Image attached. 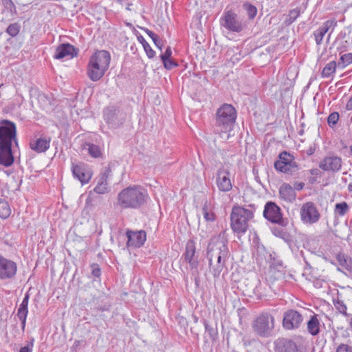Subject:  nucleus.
I'll list each match as a JSON object with an SVG mask.
<instances>
[{
	"mask_svg": "<svg viewBox=\"0 0 352 352\" xmlns=\"http://www.w3.org/2000/svg\"><path fill=\"white\" fill-rule=\"evenodd\" d=\"M305 184L302 182L300 183H296L295 184V188L298 190H302L304 187Z\"/></svg>",
	"mask_w": 352,
	"mask_h": 352,
	"instance_id": "49",
	"label": "nucleus"
},
{
	"mask_svg": "<svg viewBox=\"0 0 352 352\" xmlns=\"http://www.w3.org/2000/svg\"><path fill=\"white\" fill-rule=\"evenodd\" d=\"M261 285L259 284L258 286L256 287L255 288V293L258 295H259L260 296H264L265 294H263V292H261Z\"/></svg>",
	"mask_w": 352,
	"mask_h": 352,
	"instance_id": "48",
	"label": "nucleus"
},
{
	"mask_svg": "<svg viewBox=\"0 0 352 352\" xmlns=\"http://www.w3.org/2000/svg\"><path fill=\"white\" fill-rule=\"evenodd\" d=\"M300 217L304 224L310 226L319 221L320 214L314 203L307 201L304 203L300 208Z\"/></svg>",
	"mask_w": 352,
	"mask_h": 352,
	"instance_id": "6",
	"label": "nucleus"
},
{
	"mask_svg": "<svg viewBox=\"0 0 352 352\" xmlns=\"http://www.w3.org/2000/svg\"><path fill=\"white\" fill-rule=\"evenodd\" d=\"M138 40L142 43L147 56L149 58H153L155 55V52L151 48L150 45L146 41V40L144 38V37L142 36H141L138 37Z\"/></svg>",
	"mask_w": 352,
	"mask_h": 352,
	"instance_id": "31",
	"label": "nucleus"
},
{
	"mask_svg": "<svg viewBox=\"0 0 352 352\" xmlns=\"http://www.w3.org/2000/svg\"><path fill=\"white\" fill-rule=\"evenodd\" d=\"M274 328V318L267 313L261 314L254 324V330L262 336H269Z\"/></svg>",
	"mask_w": 352,
	"mask_h": 352,
	"instance_id": "7",
	"label": "nucleus"
},
{
	"mask_svg": "<svg viewBox=\"0 0 352 352\" xmlns=\"http://www.w3.org/2000/svg\"><path fill=\"white\" fill-rule=\"evenodd\" d=\"M348 210V204L344 201L338 203L335 206V213L339 214L341 217L344 216L347 212Z\"/></svg>",
	"mask_w": 352,
	"mask_h": 352,
	"instance_id": "33",
	"label": "nucleus"
},
{
	"mask_svg": "<svg viewBox=\"0 0 352 352\" xmlns=\"http://www.w3.org/2000/svg\"><path fill=\"white\" fill-rule=\"evenodd\" d=\"M342 166V160L337 156H327L319 164V167L324 171L336 172Z\"/></svg>",
	"mask_w": 352,
	"mask_h": 352,
	"instance_id": "17",
	"label": "nucleus"
},
{
	"mask_svg": "<svg viewBox=\"0 0 352 352\" xmlns=\"http://www.w3.org/2000/svg\"><path fill=\"white\" fill-rule=\"evenodd\" d=\"M172 55V50L170 47H168L164 54L160 55L161 60L170 58Z\"/></svg>",
	"mask_w": 352,
	"mask_h": 352,
	"instance_id": "46",
	"label": "nucleus"
},
{
	"mask_svg": "<svg viewBox=\"0 0 352 352\" xmlns=\"http://www.w3.org/2000/svg\"><path fill=\"white\" fill-rule=\"evenodd\" d=\"M334 306L336 309L341 314L346 315V306L344 304V302L340 300H334L333 302Z\"/></svg>",
	"mask_w": 352,
	"mask_h": 352,
	"instance_id": "41",
	"label": "nucleus"
},
{
	"mask_svg": "<svg viewBox=\"0 0 352 352\" xmlns=\"http://www.w3.org/2000/svg\"><path fill=\"white\" fill-rule=\"evenodd\" d=\"M337 63L335 60L330 61L323 68L321 72V76L324 78H328L336 73Z\"/></svg>",
	"mask_w": 352,
	"mask_h": 352,
	"instance_id": "27",
	"label": "nucleus"
},
{
	"mask_svg": "<svg viewBox=\"0 0 352 352\" xmlns=\"http://www.w3.org/2000/svg\"><path fill=\"white\" fill-rule=\"evenodd\" d=\"M11 208L8 201L0 200V217L7 219L11 214Z\"/></svg>",
	"mask_w": 352,
	"mask_h": 352,
	"instance_id": "29",
	"label": "nucleus"
},
{
	"mask_svg": "<svg viewBox=\"0 0 352 352\" xmlns=\"http://www.w3.org/2000/svg\"><path fill=\"white\" fill-rule=\"evenodd\" d=\"M21 29V25L17 23L10 24L6 30V32L12 37L16 36Z\"/></svg>",
	"mask_w": 352,
	"mask_h": 352,
	"instance_id": "35",
	"label": "nucleus"
},
{
	"mask_svg": "<svg viewBox=\"0 0 352 352\" xmlns=\"http://www.w3.org/2000/svg\"><path fill=\"white\" fill-rule=\"evenodd\" d=\"M2 3L6 10L10 12L11 15L16 14V8L12 0H2Z\"/></svg>",
	"mask_w": 352,
	"mask_h": 352,
	"instance_id": "34",
	"label": "nucleus"
},
{
	"mask_svg": "<svg viewBox=\"0 0 352 352\" xmlns=\"http://www.w3.org/2000/svg\"><path fill=\"white\" fill-rule=\"evenodd\" d=\"M231 174L228 167L219 168L216 174V185L219 191L227 192L232 190Z\"/></svg>",
	"mask_w": 352,
	"mask_h": 352,
	"instance_id": "12",
	"label": "nucleus"
},
{
	"mask_svg": "<svg viewBox=\"0 0 352 352\" xmlns=\"http://www.w3.org/2000/svg\"><path fill=\"white\" fill-rule=\"evenodd\" d=\"M16 263L0 254V280H12L16 276Z\"/></svg>",
	"mask_w": 352,
	"mask_h": 352,
	"instance_id": "10",
	"label": "nucleus"
},
{
	"mask_svg": "<svg viewBox=\"0 0 352 352\" xmlns=\"http://www.w3.org/2000/svg\"><path fill=\"white\" fill-rule=\"evenodd\" d=\"M339 118H340V116L338 112L331 113L327 118L328 124L331 127L334 126L338 123V122L339 120Z\"/></svg>",
	"mask_w": 352,
	"mask_h": 352,
	"instance_id": "38",
	"label": "nucleus"
},
{
	"mask_svg": "<svg viewBox=\"0 0 352 352\" xmlns=\"http://www.w3.org/2000/svg\"><path fill=\"white\" fill-rule=\"evenodd\" d=\"M127 10H131L130 9V5H129V6L126 8Z\"/></svg>",
	"mask_w": 352,
	"mask_h": 352,
	"instance_id": "54",
	"label": "nucleus"
},
{
	"mask_svg": "<svg viewBox=\"0 0 352 352\" xmlns=\"http://www.w3.org/2000/svg\"><path fill=\"white\" fill-rule=\"evenodd\" d=\"M351 120L352 121V116H351Z\"/></svg>",
	"mask_w": 352,
	"mask_h": 352,
	"instance_id": "56",
	"label": "nucleus"
},
{
	"mask_svg": "<svg viewBox=\"0 0 352 352\" xmlns=\"http://www.w3.org/2000/svg\"><path fill=\"white\" fill-rule=\"evenodd\" d=\"M201 211L206 221L213 222L215 221L216 215L212 208L208 205L207 201L203 206Z\"/></svg>",
	"mask_w": 352,
	"mask_h": 352,
	"instance_id": "28",
	"label": "nucleus"
},
{
	"mask_svg": "<svg viewBox=\"0 0 352 352\" xmlns=\"http://www.w3.org/2000/svg\"><path fill=\"white\" fill-rule=\"evenodd\" d=\"M299 14L300 9L298 8L290 10L287 16V21L289 22V23H293L297 19Z\"/></svg>",
	"mask_w": 352,
	"mask_h": 352,
	"instance_id": "42",
	"label": "nucleus"
},
{
	"mask_svg": "<svg viewBox=\"0 0 352 352\" xmlns=\"http://www.w3.org/2000/svg\"><path fill=\"white\" fill-rule=\"evenodd\" d=\"M162 61L164 64V67L166 69H172L173 68L176 67L178 65L177 63L171 58L162 60Z\"/></svg>",
	"mask_w": 352,
	"mask_h": 352,
	"instance_id": "43",
	"label": "nucleus"
},
{
	"mask_svg": "<svg viewBox=\"0 0 352 352\" xmlns=\"http://www.w3.org/2000/svg\"><path fill=\"white\" fill-rule=\"evenodd\" d=\"M256 208L254 205L246 206H234L230 214V226L238 235L246 232L249 222L254 218Z\"/></svg>",
	"mask_w": 352,
	"mask_h": 352,
	"instance_id": "3",
	"label": "nucleus"
},
{
	"mask_svg": "<svg viewBox=\"0 0 352 352\" xmlns=\"http://www.w3.org/2000/svg\"><path fill=\"white\" fill-rule=\"evenodd\" d=\"M16 125L10 121L3 120L0 126V146H12L16 140Z\"/></svg>",
	"mask_w": 352,
	"mask_h": 352,
	"instance_id": "9",
	"label": "nucleus"
},
{
	"mask_svg": "<svg viewBox=\"0 0 352 352\" xmlns=\"http://www.w3.org/2000/svg\"><path fill=\"white\" fill-rule=\"evenodd\" d=\"M220 21L221 26L232 32L239 33L245 28L243 21L239 20L237 14L232 10L226 11Z\"/></svg>",
	"mask_w": 352,
	"mask_h": 352,
	"instance_id": "8",
	"label": "nucleus"
},
{
	"mask_svg": "<svg viewBox=\"0 0 352 352\" xmlns=\"http://www.w3.org/2000/svg\"><path fill=\"white\" fill-rule=\"evenodd\" d=\"M148 193L140 186H133L124 188L118 195V205L124 209L139 208L146 201Z\"/></svg>",
	"mask_w": 352,
	"mask_h": 352,
	"instance_id": "2",
	"label": "nucleus"
},
{
	"mask_svg": "<svg viewBox=\"0 0 352 352\" xmlns=\"http://www.w3.org/2000/svg\"><path fill=\"white\" fill-rule=\"evenodd\" d=\"M128 238L127 246L131 248H140L141 247L146 239V234L144 231L132 232L128 231L126 232Z\"/></svg>",
	"mask_w": 352,
	"mask_h": 352,
	"instance_id": "20",
	"label": "nucleus"
},
{
	"mask_svg": "<svg viewBox=\"0 0 352 352\" xmlns=\"http://www.w3.org/2000/svg\"><path fill=\"white\" fill-rule=\"evenodd\" d=\"M28 302H29V295L25 294L19 307L17 310V316L21 322V328L23 330L25 329L26 324V318L28 314Z\"/></svg>",
	"mask_w": 352,
	"mask_h": 352,
	"instance_id": "23",
	"label": "nucleus"
},
{
	"mask_svg": "<svg viewBox=\"0 0 352 352\" xmlns=\"http://www.w3.org/2000/svg\"><path fill=\"white\" fill-rule=\"evenodd\" d=\"M337 21L336 19L327 20L314 32L315 41L318 45H320L322 43L324 35L329 32L327 39L329 40L331 33L337 26Z\"/></svg>",
	"mask_w": 352,
	"mask_h": 352,
	"instance_id": "15",
	"label": "nucleus"
},
{
	"mask_svg": "<svg viewBox=\"0 0 352 352\" xmlns=\"http://www.w3.org/2000/svg\"><path fill=\"white\" fill-rule=\"evenodd\" d=\"M303 321L302 315L294 309H289L285 312L283 326L285 329L292 330L298 329Z\"/></svg>",
	"mask_w": 352,
	"mask_h": 352,
	"instance_id": "13",
	"label": "nucleus"
},
{
	"mask_svg": "<svg viewBox=\"0 0 352 352\" xmlns=\"http://www.w3.org/2000/svg\"><path fill=\"white\" fill-rule=\"evenodd\" d=\"M336 352H352V347L347 344H341L337 347Z\"/></svg>",
	"mask_w": 352,
	"mask_h": 352,
	"instance_id": "44",
	"label": "nucleus"
},
{
	"mask_svg": "<svg viewBox=\"0 0 352 352\" xmlns=\"http://www.w3.org/2000/svg\"><path fill=\"white\" fill-rule=\"evenodd\" d=\"M115 111L111 108H107L104 111V116L107 122H109L111 120L112 116L114 114Z\"/></svg>",
	"mask_w": 352,
	"mask_h": 352,
	"instance_id": "45",
	"label": "nucleus"
},
{
	"mask_svg": "<svg viewBox=\"0 0 352 352\" xmlns=\"http://www.w3.org/2000/svg\"><path fill=\"white\" fill-rule=\"evenodd\" d=\"M51 139L47 137H41L36 140H31L30 147L36 153L45 152L50 148Z\"/></svg>",
	"mask_w": 352,
	"mask_h": 352,
	"instance_id": "21",
	"label": "nucleus"
},
{
	"mask_svg": "<svg viewBox=\"0 0 352 352\" xmlns=\"http://www.w3.org/2000/svg\"><path fill=\"white\" fill-rule=\"evenodd\" d=\"M320 322L316 314L311 316L307 322V329L309 334L313 336L320 333Z\"/></svg>",
	"mask_w": 352,
	"mask_h": 352,
	"instance_id": "25",
	"label": "nucleus"
},
{
	"mask_svg": "<svg viewBox=\"0 0 352 352\" xmlns=\"http://www.w3.org/2000/svg\"><path fill=\"white\" fill-rule=\"evenodd\" d=\"M274 167L279 172L288 173L295 171L297 165L294 157L284 151L279 155V160L274 163Z\"/></svg>",
	"mask_w": 352,
	"mask_h": 352,
	"instance_id": "11",
	"label": "nucleus"
},
{
	"mask_svg": "<svg viewBox=\"0 0 352 352\" xmlns=\"http://www.w3.org/2000/svg\"><path fill=\"white\" fill-rule=\"evenodd\" d=\"M283 352H299V351L295 342L288 341L285 344Z\"/></svg>",
	"mask_w": 352,
	"mask_h": 352,
	"instance_id": "39",
	"label": "nucleus"
},
{
	"mask_svg": "<svg viewBox=\"0 0 352 352\" xmlns=\"http://www.w3.org/2000/svg\"><path fill=\"white\" fill-rule=\"evenodd\" d=\"M229 254L228 241L223 235L213 236L208 245L207 258L214 276H219L226 266Z\"/></svg>",
	"mask_w": 352,
	"mask_h": 352,
	"instance_id": "1",
	"label": "nucleus"
},
{
	"mask_svg": "<svg viewBox=\"0 0 352 352\" xmlns=\"http://www.w3.org/2000/svg\"><path fill=\"white\" fill-rule=\"evenodd\" d=\"M12 146H0V164L5 166H10L14 161L11 152Z\"/></svg>",
	"mask_w": 352,
	"mask_h": 352,
	"instance_id": "24",
	"label": "nucleus"
},
{
	"mask_svg": "<svg viewBox=\"0 0 352 352\" xmlns=\"http://www.w3.org/2000/svg\"><path fill=\"white\" fill-rule=\"evenodd\" d=\"M33 344H34V340L32 339V340L30 342V344L21 347L20 349L19 352H32Z\"/></svg>",
	"mask_w": 352,
	"mask_h": 352,
	"instance_id": "47",
	"label": "nucleus"
},
{
	"mask_svg": "<svg viewBox=\"0 0 352 352\" xmlns=\"http://www.w3.org/2000/svg\"><path fill=\"white\" fill-rule=\"evenodd\" d=\"M146 34L149 36V37L153 40V43L156 45L157 48H159L160 50H162L163 43L160 39L158 36L155 34L153 32L146 30Z\"/></svg>",
	"mask_w": 352,
	"mask_h": 352,
	"instance_id": "36",
	"label": "nucleus"
},
{
	"mask_svg": "<svg viewBox=\"0 0 352 352\" xmlns=\"http://www.w3.org/2000/svg\"><path fill=\"white\" fill-rule=\"evenodd\" d=\"M94 191L98 194H105L109 192L107 175L106 174H103L98 178Z\"/></svg>",
	"mask_w": 352,
	"mask_h": 352,
	"instance_id": "26",
	"label": "nucleus"
},
{
	"mask_svg": "<svg viewBox=\"0 0 352 352\" xmlns=\"http://www.w3.org/2000/svg\"><path fill=\"white\" fill-rule=\"evenodd\" d=\"M263 216L268 221L275 223H280L283 219L280 208L273 202H267L265 204Z\"/></svg>",
	"mask_w": 352,
	"mask_h": 352,
	"instance_id": "16",
	"label": "nucleus"
},
{
	"mask_svg": "<svg viewBox=\"0 0 352 352\" xmlns=\"http://www.w3.org/2000/svg\"><path fill=\"white\" fill-rule=\"evenodd\" d=\"M348 190L351 192H352V183H350L349 185H348Z\"/></svg>",
	"mask_w": 352,
	"mask_h": 352,
	"instance_id": "53",
	"label": "nucleus"
},
{
	"mask_svg": "<svg viewBox=\"0 0 352 352\" xmlns=\"http://www.w3.org/2000/svg\"><path fill=\"white\" fill-rule=\"evenodd\" d=\"M204 327H205L206 331H210L212 330V328H210L206 322H204Z\"/></svg>",
	"mask_w": 352,
	"mask_h": 352,
	"instance_id": "52",
	"label": "nucleus"
},
{
	"mask_svg": "<svg viewBox=\"0 0 352 352\" xmlns=\"http://www.w3.org/2000/svg\"><path fill=\"white\" fill-rule=\"evenodd\" d=\"M338 260L340 263V265L348 270L349 272L352 273V258L345 257L343 255H338Z\"/></svg>",
	"mask_w": 352,
	"mask_h": 352,
	"instance_id": "30",
	"label": "nucleus"
},
{
	"mask_svg": "<svg viewBox=\"0 0 352 352\" xmlns=\"http://www.w3.org/2000/svg\"><path fill=\"white\" fill-rule=\"evenodd\" d=\"M72 170L74 177L82 184L88 183L92 177V173L84 164H73Z\"/></svg>",
	"mask_w": 352,
	"mask_h": 352,
	"instance_id": "19",
	"label": "nucleus"
},
{
	"mask_svg": "<svg viewBox=\"0 0 352 352\" xmlns=\"http://www.w3.org/2000/svg\"><path fill=\"white\" fill-rule=\"evenodd\" d=\"M78 54L76 49L71 44L64 43L58 45L56 49L54 58L55 59H71Z\"/></svg>",
	"mask_w": 352,
	"mask_h": 352,
	"instance_id": "18",
	"label": "nucleus"
},
{
	"mask_svg": "<svg viewBox=\"0 0 352 352\" xmlns=\"http://www.w3.org/2000/svg\"><path fill=\"white\" fill-rule=\"evenodd\" d=\"M87 146L88 153L91 157L97 158L101 156V150L98 145L94 144H87Z\"/></svg>",
	"mask_w": 352,
	"mask_h": 352,
	"instance_id": "32",
	"label": "nucleus"
},
{
	"mask_svg": "<svg viewBox=\"0 0 352 352\" xmlns=\"http://www.w3.org/2000/svg\"><path fill=\"white\" fill-rule=\"evenodd\" d=\"M236 118V110L231 104H224L221 106L216 113V133L222 135L223 133L230 131Z\"/></svg>",
	"mask_w": 352,
	"mask_h": 352,
	"instance_id": "5",
	"label": "nucleus"
},
{
	"mask_svg": "<svg viewBox=\"0 0 352 352\" xmlns=\"http://www.w3.org/2000/svg\"><path fill=\"white\" fill-rule=\"evenodd\" d=\"M346 109L349 110H352V96L350 98L349 100L346 103Z\"/></svg>",
	"mask_w": 352,
	"mask_h": 352,
	"instance_id": "50",
	"label": "nucleus"
},
{
	"mask_svg": "<svg viewBox=\"0 0 352 352\" xmlns=\"http://www.w3.org/2000/svg\"><path fill=\"white\" fill-rule=\"evenodd\" d=\"M340 61L342 64V68L352 63V53L344 54L340 56Z\"/></svg>",
	"mask_w": 352,
	"mask_h": 352,
	"instance_id": "40",
	"label": "nucleus"
},
{
	"mask_svg": "<svg viewBox=\"0 0 352 352\" xmlns=\"http://www.w3.org/2000/svg\"><path fill=\"white\" fill-rule=\"evenodd\" d=\"M195 244L193 241H189L186 245L185 252L182 258L184 261L188 264L189 267H186V270L188 269L191 271H197L199 265V260L197 256H195Z\"/></svg>",
	"mask_w": 352,
	"mask_h": 352,
	"instance_id": "14",
	"label": "nucleus"
},
{
	"mask_svg": "<svg viewBox=\"0 0 352 352\" xmlns=\"http://www.w3.org/2000/svg\"><path fill=\"white\" fill-rule=\"evenodd\" d=\"M244 8L246 10L249 16V18L251 19H253L256 14H257V9L256 8L248 3H245L243 4Z\"/></svg>",
	"mask_w": 352,
	"mask_h": 352,
	"instance_id": "37",
	"label": "nucleus"
},
{
	"mask_svg": "<svg viewBox=\"0 0 352 352\" xmlns=\"http://www.w3.org/2000/svg\"><path fill=\"white\" fill-rule=\"evenodd\" d=\"M93 274L96 276H99L100 275V269H94L93 270Z\"/></svg>",
	"mask_w": 352,
	"mask_h": 352,
	"instance_id": "51",
	"label": "nucleus"
},
{
	"mask_svg": "<svg viewBox=\"0 0 352 352\" xmlns=\"http://www.w3.org/2000/svg\"><path fill=\"white\" fill-rule=\"evenodd\" d=\"M229 135H226V139H228Z\"/></svg>",
	"mask_w": 352,
	"mask_h": 352,
	"instance_id": "55",
	"label": "nucleus"
},
{
	"mask_svg": "<svg viewBox=\"0 0 352 352\" xmlns=\"http://www.w3.org/2000/svg\"><path fill=\"white\" fill-rule=\"evenodd\" d=\"M110 54L105 50L96 52L89 58L87 76L92 81H98L105 74L110 64Z\"/></svg>",
	"mask_w": 352,
	"mask_h": 352,
	"instance_id": "4",
	"label": "nucleus"
},
{
	"mask_svg": "<svg viewBox=\"0 0 352 352\" xmlns=\"http://www.w3.org/2000/svg\"><path fill=\"white\" fill-rule=\"evenodd\" d=\"M279 195L283 200L288 203L294 202L296 198L295 190L288 184H283L280 186Z\"/></svg>",
	"mask_w": 352,
	"mask_h": 352,
	"instance_id": "22",
	"label": "nucleus"
}]
</instances>
